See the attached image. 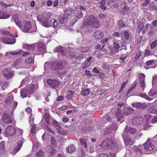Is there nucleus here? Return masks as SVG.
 <instances>
[{"label": "nucleus", "mask_w": 157, "mask_h": 157, "mask_svg": "<svg viewBox=\"0 0 157 157\" xmlns=\"http://www.w3.org/2000/svg\"><path fill=\"white\" fill-rule=\"evenodd\" d=\"M47 82L53 89H56L59 87L61 85L59 81L56 79H48L47 80Z\"/></svg>", "instance_id": "obj_5"}, {"label": "nucleus", "mask_w": 157, "mask_h": 157, "mask_svg": "<svg viewBox=\"0 0 157 157\" xmlns=\"http://www.w3.org/2000/svg\"><path fill=\"white\" fill-rule=\"evenodd\" d=\"M46 47L43 44H38V50L39 54H44L46 52Z\"/></svg>", "instance_id": "obj_14"}, {"label": "nucleus", "mask_w": 157, "mask_h": 157, "mask_svg": "<svg viewBox=\"0 0 157 157\" xmlns=\"http://www.w3.org/2000/svg\"><path fill=\"white\" fill-rule=\"evenodd\" d=\"M98 157H109L108 154L104 153L101 154Z\"/></svg>", "instance_id": "obj_58"}, {"label": "nucleus", "mask_w": 157, "mask_h": 157, "mask_svg": "<svg viewBox=\"0 0 157 157\" xmlns=\"http://www.w3.org/2000/svg\"><path fill=\"white\" fill-rule=\"evenodd\" d=\"M44 154L45 153L41 149L36 153V155L37 157H43L44 156Z\"/></svg>", "instance_id": "obj_26"}, {"label": "nucleus", "mask_w": 157, "mask_h": 157, "mask_svg": "<svg viewBox=\"0 0 157 157\" xmlns=\"http://www.w3.org/2000/svg\"><path fill=\"white\" fill-rule=\"evenodd\" d=\"M37 28L36 26L35 25H33L32 28L31 27L30 29V30L29 32L32 33L36 31Z\"/></svg>", "instance_id": "obj_42"}, {"label": "nucleus", "mask_w": 157, "mask_h": 157, "mask_svg": "<svg viewBox=\"0 0 157 157\" xmlns=\"http://www.w3.org/2000/svg\"><path fill=\"white\" fill-rule=\"evenodd\" d=\"M1 32L2 34L5 36H11L12 35L8 31L5 30H1Z\"/></svg>", "instance_id": "obj_34"}, {"label": "nucleus", "mask_w": 157, "mask_h": 157, "mask_svg": "<svg viewBox=\"0 0 157 157\" xmlns=\"http://www.w3.org/2000/svg\"><path fill=\"white\" fill-rule=\"evenodd\" d=\"M50 23L51 26L54 28L57 27V23L55 19H52L50 21Z\"/></svg>", "instance_id": "obj_28"}, {"label": "nucleus", "mask_w": 157, "mask_h": 157, "mask_svg": "<svg viewBox=\"0 0 157 157\" xmlns=\"http://www.w3.org/2000/svg\"><path fill=\"white\" fill-rule=\"evenodd\" d=\"M108 40V39L107 38H104L101 40V44H104L107 42Z\"/></svg>", "instance_id": "obj_64"}, {"label": "nucleus", "mask_w": 157, "mask_h": 157, "mask_svg": "<svg viewBox=\"0 0 157 157\" xmlns=\"http://www.w3.org/2000/svg\"><path fill=\"white\" fill-rule=\"evenodd\" d=\"M2 120L4 123L7 124L12 123V121L10 115L5 112L2 115Z\"/></svg>", "instance_id": "obj_7"}, {"label": "nucleus", "mask_w": 157, "mask_h": 157, "mask_svg": "<svg viewBox=\"0 0 157 157\" xmlns=\"http://www.w3.org/2000/svg\"><path fill=\"white\" fill-rule=\"evenodd\" d=\"M56 151V150L55 149L51 147L50 149L49 155L51 156L54 155L55 154Z\"/></svg>", "instance_id": "obj_35"}, {"label": "nucleus", "mask_w": 157, "mask_h": 157, "mask_svg": "<svg viewBox=\"0 0 157 157\" xmlns=\"http://www.w3.org/2000/svg\"><path fill=\"white\" fill-rule=\"evenodd\" d=\"M83 14L81 11H78L76 14V17L80 19L83 17Z\"/></svg>", "instance_id": "obj_41"}, {"label": "nucleus", "mask_w": 157, "mask_h": 157, "mask_svg": "<svg viewBox=\"0 0 157 157\" xmlns=\"http://www.w3.org/2000/svg\"><path fill=\"white\" fill-rule=\"evenodd\" d=\"M79 50L80 52L85 53L89 50V48L86 47H82L79 48Z\"/></svg>", "instance_id": "obj_36"}, {"label": "nucleus", "mask_w": 157, "mask_h": 157, "mask_svg": "<svg viewBox=\"0 0 157 157\" xmlns=\"http://www.w3.org/2000/svg\"><path fill=\"white\" fill-rule=\"evenodd\" d=\"M64 98L63 96H58L56 98V100L57 101H61L63 100Z\"/></svg>", "instance_id": "obj_61"}, {"label": "nucleus", "mask_w": 157, "mask_h": 157, "mask_svg": "<svg viewBox=\"0 0 157 157\" xmlns=\"http://www.w3.org/2000/svg\"><path fill=\"white\" fill-rule=\"evenodd\" d=\"M142 52L141 51H140L134 57L135 59L138 60L140 57L142 55Z\"/></svg>", "instance_id": "obj_43"}, {"label": "nucleus", "mask_w": 157, "mask_h": 157, "mask_svg": "<svg viewBox=\"0 0 157 157\" xmlns=\"http://www.w3.org/2000/svg\"><path fill=\"white\" fill-rule=\"evenodd\" d=\"M25 60L26 63L30 64L33 62V59L32 57H29L26 58Z\"/></svg>", "instance_id": "obj_37"}, {"label": "nucleus", "mask_w": 157, "mask_h": 157, "mask_svg": "<svg viewBox=\"0 0 157 157\" xmlns=\"http://www.w3.org/2000/svg\"><path fill=\"white\" fill-rule=\"evenodd\" d=\"M20 64V59H17L13 62L12 64L13 67H18Z\"/></svg>", "instance_id": "obj_30"}, {"label": "nucleus", "mask_w": 157, "mask_h": 157, "mask_svg": "<svg viewBox=\"0 0 157 157\" xmlns=\"http://www.w3.org/2000/svg\"><path fill=\"white\" fill-rule=\"evenodd\" d=\"M143 118L141 117L135 116L132 119V122L134 125H139L143 122Z\"/></svg>", "instance_id": "obj_9"}, {"label": "nucleus", "mask_w": 157, "mask_h": 157, "mask_svg": "<svg viewBox=\"0 0 157 157\" xmlns=\"http://www.w3.org/2000/svg\"><path fill=\"white\" fill-rule=\"evenodd\" d=\"M132 105L134 107L137 108L141 109H144L146 107V104H142L139 102L135 103H132Z\"/></svg>", "instance_id": "obj_19"}, {"label": "nucleus", "mask_w": 157, "mask_h": 157, "mask_svg": "<svg viewBox=\"0 0 157 157\" xmlns=\"http://www.w3.org/2000/svg\"><path fill=\"white\" fill-rule=\"evenodd\" d=\"M54 68L52 66L51 69L52 70L60 71L64 67L62 61L57 62L55 65Z\"/></svg>", "instance_id": "obj_12"}, {"label": "nucleus", "mask_w": 157, "mask_h": 157, "mask_svg": "<svg viewBox=\"0 0 157 157\" xmlns=\"http://www.w3.org/2000/svg\"><path fill=\"white\" fill-rule=\"evenodd\" d=\"M144 117L146 121H148L151 117V116L148 114H146L144 115Z\"/></svg>", "instance_id": "obj_59"}, {"label": "nucleus", "mask_w": 157, "mask_h": 157, "mask_svg": "<svg viewBox=\"0 0 157 157\" xmlns=\"http://www.w3.org/2000/svg\"><path fill=\"white\" fill-rule=\"evenodd\" d=\"M74 92L72 91H69L67 95V97L68 99H71L73 97Z\"/></svg>", "instance_id": "obj_39"}, {"label": "nucleus", "mask_w": 157, "mask_h": 157, "mask_svg": "<svg viewBox=\"0 0 157 157\" xmlns=\"http://www.w3.org/2000/svg\"><path fill=\"white\" fill-rule=\"evenodd\" d=\"M104 47V45H103L102 46V48H101V45L100 44H97L96 46H95V48L96 49H102Z\"/></svg>", "instance_id": "obj_54"}, {"label": "nucleus", "mask_w": 157, "mask_h": 157, "mask_svg": "<svg viewBox=\"0 0 157 157\" xmlns=\"http://www.w3.org/2000/svg\"><path fill=\"white\" fill-rule=\"evenodd\" d=\"M152 82L155 84L157 83V75H155L153 77Z\"/></svg>", "instance_id": "obj_57"}, {"label": "nucleus", "mask_w": 157, "mask_h": 157, "mask_svg": "<svg viewBox=\"0 0 157 157\" xmlns=\"http://www.w3.org/2000/svg\"><path fill=\"white\" fill-rule=\"evenodd\" d=\"M157 45V40H155L151 44L150 47L151 48H155Z\"/></svg>", "instance_id": "obj_40"}, {"label": "nucleus", "mask_w": 157, "mask_h": 157, "mask_svg": "<svg viewBox=\"0 0 157 157\" xmlns=\"http://www.w3.org/2000/svg\"><path fill=\"white\" fill-rule=\"evenodd\" d=\"M87 24L91 25L95 27H98L99 26V21L98 18L93 15H90L88 18Z\"/></svg>", "instance_id": "obj_4"}, {"label": "nucleus", "mask_w": 157, "mask_h": 157, "mask_svg": "<svg viewBox=\"0 0 157 157\" xmlns=\"http://www.w3.org/2000/svg\"><path fill=\"white\" fill-rule=\"evenodd\" d=\"M145 77V75L143 73H140L139 76V82L144 81Z\"/></svg>", "instance_id": "obj_32"}, {"label": "nucleus", "mask_w": 157, "mask_h": 157, "mask_svg": "<svg viewBox=\"0 0 157 157\" xmlns=\"http://www.w3.org/2000/svg\"><path fill=\"white\" fill-rule=\"evenodd\" d=\"M114 48L116 50H117L119 49V45L118 43L114 42Z\"/></svg>", "instance_id": "obj_56"}, {"label": "nucleus", "mask_w": 157, "mask_h": 157, "mask_svg": "<svg viewBox=\"0 0 157 157\" xmlns=\"http://www.w3.org/2000/svg\"><path fill=\"white\" fill-rule=\"evenodd\" d=\"M136 130L135 128L130 127L127 125L124 132L125 133L126 135L127 133L133 134L136 132Z\"/></svg>", "instance_id": "obj_15"}, {"label": "nucleus", "mask_w": 157, "mask_h": 157, "mask_svg": "<svg viewBox=\"0 0 157 157\" xmlns=\"http://www.w3.org/2000/svg\"><path fill=\"white\" fill-rule=\"evenodd\" d=\"M10 16L9 14L1 12H0V19H6L9 18Z\"/></svg>", "instance_id": "obj_20"}, {"label": "nucleus", "mask_w": 157, "mask_h": 157, "mask_svg": "<svg viewBox=\"0 0 157 157\" xmlns=\"http://www.w3.org/2000/svg\"><path fill=\"white\" fill-rule=\"evenodd\" d=\"M37 20L45 27L48 28L51 26L49 23V18L47 17L44 14L38 15L37 17Z\"/></svg>", "instance_id": "obj_3"}, {"label": "nucleus", "mask_w": 157, "mask_h": 157, "mask_svg": "<svg viewBox=\"0 0 157 157\" xmlns=\"http://www.w3.org/2000/svg\"><path fill=\"white\" fill-rule=\"evenodd\" d=\"M10 53L13 56L17 54H19L20 52L17 51L11 52H10Z\"/></svg>", "instance_id": "obj_63"}, {"label": "nucleus", "mask_w": 157, "mask_h": 157, "mask_svg": "<svg viewBox=\"0 0 157 157\" xmlns=\"http://www.w3.org/2000/svg\"><path fill=\"white\" fill-rule=\"evenodd\" d=\"M124 36L126 39H128L129 38V35L128 32L127 31H125L124 32Z\"/></svg>", "instance_id": "obj_49"}, {"label": "nucleus", "mask_w": 157, "mask_h": 157, "mask_svg": "<svg viewBox=\"0 0 157 157\" xmlns=\"http://www.w3.org/2000/svg\"><path fill=\"white\" fill-rule=\"evenodd\" d=\"M150 2V0H145L144 1V2L143 3L142 6H146Z\"/></svg>", "instance_id": "obj_52"}, {"label": "nucleus", "mask_w": 157, "mask_h": 157, "mask_svg": "<svg viewBox=\"0 0 157 157\" xmlns=\"http://www.w3.org/2000/svg\"><path fill=\"white\" fill-rule=\"evenodd\" d=\"M155 62V60H148L146 62V64L147 66H148L153 64Z\"/></svg>", "instance_id": "obj_46"}, {"label": "nucleus", "mask_w": 157, "mask_h": 157, "mask_svg": "<svg viewBox=\"0 0 157 157\" xmlns=\"http://www.w3.org/2000/svg\"><path fill=\"white\" fill-rule=\"evenodd\" d=\"M12 18L13 19L14 22L16 20L17 21L19 19L18 16L16 14H15L13 15Z\"/></svg>", "instance_id": "obj_48"}, {"label": "nucleus", "mask_w": 157, "mask_h": 157, "mask_svg": "<svg viewBox=\"0 0 157 157\" xmlns=\"http://www.w3.org/2000/svg\"><path fill=\"white\" fill-rule=\"evenodd\" d=\"M94 36L96 39L100 40L103 37L104 34L101 31L98 30L94 32Z\"/></svg>", "instance_id": "obj_13"}, {"label": "nucleus", "mask_w": 157, "mask_h": 157, "mask_svg": "<svg viewBox=\"0 0 157 157\" xmlns=\"http://www.w3.org/2000/svg\"><path fill=\"white\" fill-rule=\"evenodd\" d=\"M67 153L71 154L76 151V148L74 144H70L67 146L66 149Z\"/></svg>", "instance_id": "obj_18"}, {"label": "nucleus", "mask_w": 157, "mask_h": 157, "mask_svg": "<svg viewBox=\"0 0 157 157\" xmlns=\"http://www.w3.org/2000/svg\"><path fill=\"white\" fill-rule=\"evenodd\" d=\"M144 149L147 151H150L152 150L154 148V147L152 144L151 141L148 139L147 142L144 144Z\"/></svg>", "instance_id": "obj_10"}, {"label": "nucleus", "mask_w": 157, "mask_h": 157, "mask_svg": "<svg viewBox=\"0 0 157 157\" xmlns=\"http://www.w3.org/2000/svg\"><path fill=\"white\" fill-rule=\"evenodd\" d=\"M90 92V91L89 89H86L81 91V94L83 96H86L89 94Z\"/></svg>", "instance_id": "obj_29"}, {"label": "nucleus", "mask_w": 157, "mask_h": 157, "mask_svg": "<svg viewBox=\"0 0 157 157\" xmlns=\"http://www.w3.org/2000/svg\"><path fill=\"white\" fill-rule=\"evenodd\" d=\"M140 82V83L141 86L143 88L142 90L144 91L145 88V87L144 81Z\"/></svg>", "instance_id": "obj_51"}, {"label": "nucleus", "mask_w": 157, "mask_h": 157, "mask_svg": "<svg viewBox=\"0 0 157 157\" xmlns=\"http://www.w3.org/2000/svg\"><path fill=\"white\" fill-rule=\"evenodd\" d=\"M16 40L15 38H8V41L7 44H13L15 42Z\"/></svg>", "instance_id": "obj_38"}, {"label": "nucleus", "mask_w": 157, "mask_h": 157, "mask_svg": "<svg viewBox=\"0 0 157 157\" xmlns=\"http://www.w3.org/2000/svg\"><path fill=\"white\" fill-rule=\"evenodd\" d=\"M122 137L124 141V143L126 145H132V142L131 139L128 137L126 134L124 132L122 135Z\"/></svg>", "instance_id": "obj_11"}, {"label": "nucleus", "mask_w": 157, "mask_h": 157, "mask_svg": "<svg viewBox=\"0 0 157 157\" xmlns=\"http://www.w3.org/2000/svg\"><path fill=\"white\" fill-rule=\"evenodd\" d=\"M118 24L119 26L121 28L125 27L126 25L124 24L123 22L121 20L118 21Z\"/></svg>", "instance_id": "obj_47"}, {"label": "nucleus", "mask_w": 157, "mask_h": 157, "mask_svg": "<svg viewBox=\"0 0 157 157\" xmlns=\"http://www.w3.org/2000/svg\"><path fill=\"white\" fill-rule=\"evenodd\" d=\"M31 27L30 21H23V27L21 28L23 32L27 33L29 31Z\"/></svg>", "instance_id": "obj_8"}, {"label": "nucleus", "mask_w": 157, "mask_h": 157, "mask_svg": "<svg viewBox=\"0 0 157 157\" xmlns=\"http://www.w3.org/2000/svg\"><path fill=\"white\" fill-rule=\"evenodd\" d=\"M23 144V142L22 140H19L18 142L17 145L13 149L12 153L15 155L18 152L21 148Z\"/></svg>", "instance_id": "obj_16"}, {"label": "nucleus", "mask_w": 157, "mask_h": 157, "mask_svg": "<svg viewBox=\"0 0 157 157\" xmlns=\"http://www.w3.org/2000/svg\"><path fill=\"white\" fill-rule=\"evenodd\" d=\"M4 76L8 79L10 78L13 76V73L10 71L8 69H6L4 70L3 72Z\"/></svg>", "instance_id": "obj_17"}, {"label": "nucleus", "mask_w": 157, "mask_h": 157, "mask_svg": "<svg viewBox=\"0 0 157 157\" xmlns=\"http://www.w3.org/2000/svg\"><path fill=\"white\" fill-rule=\"evenodd\" d=\"M25 111L28 114H30L32 113L31 108L30 107H28L25 109Z\"/></svg>", "instance_id": "obj_53"}, {"label": "nucleus", "mask_w": 157, "mask_h": 157, "mask_svg": "<svg viewBox=\"0 0 157 157\" xmlns=\"http://www.w3.org/2000/svg\"><path fill=\"white\" fill-rule=\"evenodd\" d=\"M31 132L33 134L36 133V126L35 124H33L32 125V127L31 129Z\"/></svg>", "instance_id": "obj_33"}, {"label": "nucleus", "mask_w": 157, "mask_h": 157, "mask_svg": "<svg viewBox=\"0 0 157 157\" xmlns=\"http://www.w3.org/2000/svg\"><path fill=\"white\" fill-rule=\"evenodd\" d=\"M15 23L20 28L23 27V21H22L21 20L19 19L17 21L16 20Z\"/></svg>", "instance_id": "obj_25"}, {"label": "nucleus", "mask_w": 157, "mask_h": 157, "mask_svg": "<svg viewBox=\"0 0 157 157\" xmlns=\"http://www.w3.org/2000/svg\"><path fill=\"white\" fill-rule=\"evenodd\" d=\"M16 129L13 126L9 125L6 128L5 134L7 136H12L16 134Z\"/></svg>", "instance_id": "obj_6"}, {"label": "nucleus", "mask_w": 157, "mask_h": 157, "mask_svg": "<svg viewBox=\"0 0 157 157\" xmlns=\"http://www.w3.org/2000/svg\"><path fill=\"white\" fill-rule=\"evenodd\" d=\"M51 144L53 147H55L57 146L56 140L54 137L52 136L51 141Z\"/></svg>", "instance_id": "obj_27"}, {"label": "nucleus", "mask_w": 157, "mask_h": 157, "mask_svg": "<svg viewBox=\"0 0 157 157\" xmlns=\"http://www.w3.org/2000/svg\"><path fill=\"white\" fill-rule=\"evenodd\" d=\"M13 97L12 96V98L8 96L7 97L5 100V102L6 104L9 105L13 101Z\"/></svg>", "instance_id": "obj_24"}, {"label": "nucleus", "mask_w": 157, "mask_h": 157, "mask_svg": "<svg viewBox=\"0 0 157 157\" xmlns=\"http://www.w3.org/2000/svg\"><path fill=\"white\" fill-rule=\"evenodd\" d=\"M149 95L150 96H153L157 94V88H152L148 92Z\"/></svg>", "instance_id": "obj_22"}, {"label": "nucleus", "mask_w": 157, "mask_h": 157, "mask_svg": "<svg viewBox=\"0 0 157 157\" xmlns=\"http://www.w3.org/2000/svg\"><path fill=\"white\" fill-rule=\"evenodd\" d=\"M5 142L4 141H2L0 143V151H1L4 150L5 148Z\"/></svg>", "instance_id": "obj_44"}, {"label": "nucleus", "mask_w": 157, "mask_h": 157, "mask_svg": "<svg viewBox=\"0 0 157 157\" xmlns=\"http://www.w3.org/2000/svg\"><path fill=\"white\" fill-rule=\"evenodd\" d=\"M136 82H135L133 83L132 86L130 87L127 91L126 93V95H128L129 93L132 91L136 87Z\"/></svg>", "instance_id": "obj_23"}, {"label": "nucleus", "mask_w": 157, "mask_h": 157, "mask_svg": "<svg viewBox=\"0 0 157 157\" xmlns=\"http://www.w3.org/2000/svg\"><path fill=\"white\" fill-rule=\"evenodd\" d=\"M150 6L152 10H157V6H155L154 4H151Z\"/></svg>", "instance_id": "obj_55"}, {"label": "nucleus", "mask_w": 157, "mask_h": 157, "mask_svg": "<svg viewBox=\"0 0 157 157\" xmlns=\"http://www.w3.org/2000/svg\"><path fill=\"white\" fill-rule=\"evenodd\" d=\"M124 105V103L120 102L117 104V111L116 113V115L117 117L122 118L124 115H129L132 113L134 112L133 109L124 106L123 110L121 109Z\"/></svg>", "instance_id": "obj_1"}, {"label": "nucleus", "mask_w": 157, "mask_h": 157, "mask_svg": "<svg viewBox=\"0 0 157 157\" xmlns=\"http://www.w3.org/2000/svg\"><path fill=\"white\" fill-rule=\"evenodd\" d=\"M86 140V139L82 138L79 139V141L81 145L82 146L84 147L85 148H87Z\"/></svg>", "instance_id": "obj_21"}, {"label": "nucleus", "mask_w": 157, "mask_h": 157, "mask_svg": "<svg viewBox=\"0 0 157 157\" xmlns=\"http://www.w3.org/2000/svg\"><path fill=\"white\" fill-rule=\"evenodd\" d=\"M44 119H45L46 122L48 124H49L50 122V115L49 114L45 113L44 116Z\"/></svg>", "instance_id": "obj_31"}, {"label": "nucleus", "mask_w": 157, "mask_h": 157, "mask_svg": "<svg viewBox=\"0 0 157 157\" xmlns=\"http://www.w3.org/2000/svg\"><path fill=\"white\" fill-rule=\"evenodd\" d=\"M148 113L153 114H155L157 113V111L152 108H150L148 110Z\"/></svg>", "instance_id": "obj_45"}, {"label": "nucleus", "mask_w": 157, "mask_h": 157, "mask_svg": "<svg viewBox=\"0 0 157 157\" xmlns=\"http://www.w3.org/2000/svg\"><path fill=\"white\" fill-rule=\"evenodd\" d=\"M8 38L7 37H3L2 38V41L4 43L7 44Z\"/></svg>", "instance_id": "obj_60"}, {"label": "nucleus", "mask_w": 157, "mask_h": 157, "mask_svg": "<svg viewBox=\"0 0 157 157\" xmlns=\"http://www.w3.org/2000/svg\"><path fill=\"white\" fill-rule=\"evenodd\" d=\"M157 122V116L155 117L151 121V123L154 124Z\"/></svg>", "instance_id": "obj_62"}, {"label": "nucleus", "mask_w": 157, "mask_h": 157, "mask_svg": "<svg viewBox=\"0 0 157 157\" xmlns=\"http://www.w3.org/2000/svg\"><path fill=\"white\" fill-rule=\"evenodd\" d=\"M144 55L145 56H148L152 55V53L149 49L146 50L145 52Z\"/></svg>", "instance_id": "obj_50"}, {"label": "nucleus", "mask_w": 157, "mask_h": 157, "mask_svg": "<svg viewBox=\"0 0 157 157\" xmlns=\"http://www.w3.org/2000/svg\"><path fill=\"white\" fill-rule=\"evenodd\" d=\"M101 147L105 150H115L119 148V145L112 138H106L102 142Z\"/></svg>", "instance_id": "obj_2"}]
</instances>
